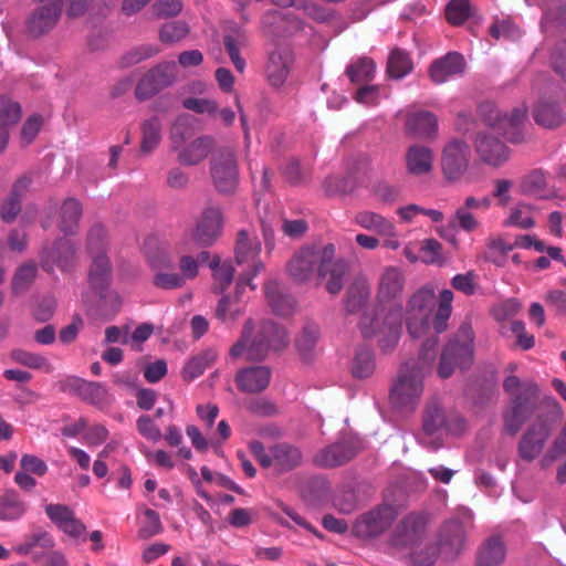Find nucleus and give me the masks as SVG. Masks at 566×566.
<instances>
[{
	"mask_svg": "<svg viewBox=\"0 0 566 566\" xmlns=\"http://www.w3.org/2000/svg\"><path fill=\"white\" fill-rule=\"evenodd\" d=\"M324 189L328 196L347 195L354 189V181L350 177L331 176L324 181Z\"/></svg>",
	"mask_w": 566,
	"mask_h": 566,
	"instance_id": "62",
	"label": "nucleus"
},
{
	"mask_svg": "<svg viewBox=\"0 0 566 566\" xmlns=\"http://www.w3.org/2000/svg\"><path fill=\"white\" fill-rule=\"evenodd\" d=\"M535 122L546 128H556L565 123V115L555 103L542 102L534 109Z\"/></svg>",
	"mask_w": 566,
	"mask_h": 566,
	"instance_id": "43",
	"label": "nucleus"
},
{
	"mask_svg": "<svg viewBox=\"0 0 566 566\" xmlns=\"http://www.w3.org/2000/svg\"><path fill=\"white\" fill-rule=\"evenodd\" d=\"M401 307H390L387 312H364L358 326L364 338L377 337L379 349L391 353L401 335Z\"/></svg>",
	"mask_w": 566,
	"mask_h": 566,
	"instance_id": "4",
	"label": "nucleus"
},
{
	"mask_svg": "<svg viewBox=\"0 0 566 566\" xmlns=\"http://www.w3.org/2000/svg\"><path fill=\"white\" fill-rule=\"evenodd\" d=\"M376 369V357L371 348L366 345H358L355 348L349 370L354 378H369Z\"/></svg>",
	"mask_w": 566,
	"mask_h": 566,
	"instance_id": "38",
	"label": "nucleus"
},
{
	"mask_svg": "<svg viewBox=\"0 0 566 566\" xmlns=\"http://www.w3.org/2000/svg\"><path fill=\"white\" fill-rule=\"evenodd\" d=\"M293 54L289 49H276L270 55L265 66L266 78L273 87H281L291 71Z\"/></svg>",
	"mask_w": 566,
	"mask_h": 566,
	"instance_id": "24",
	"label": "nucleus"
},
{
	"mask_svg": "<svg viewBox=\"0 0 566 566\" xmlns=\"http://www.w3.org/2000/svg\"><path fill=\"white\" fill-rule=\"evenodd\" d=\"M479 116L483 123L490 127L493 133L502 135L506 140L518 144L524 140L521 126L526 118L527 109L525 106L515 107L511 114H502L500 109L491 102H484L479 105Z\"/></svg>",
	"mask_w": 566,
	"mask_h": 566,
	"instance_id": "6",
	"label": "nucleus"
},
{
	"mask_svg": "<svg viewBox=\"0 0 566 566\" xmlns=\"http://www.w3.org/2000/svg\"><path fill=\"white\" fill-rule=\"evenodd\" d=\"M210 269L213 271V291L218 294L223 293L232 283L233 266L229 262L220 263L219 256H214L210 262Z\"/></svg>",
	"mask_w": 566,
	"mask_h": 566,
	"instance_id": "47",
	"label": "nucleus"
},
{
	"mask_svg": "<svg viewBox=\"0 0 566 566\" xmlns=\"http://www.w3.org/2000/svg\"><path fill=\"white\" fill-rule=\"evenodd\" d=\"M369 297V290L361 286H352L348 289L345 298V310L347 313L354 314L360 311L367 303Z\"/></svg>",
	"mask_w": 566,
	"mask_h": 566,
	"instance_id": "57",
	"label": "nucleus"
},
{
	"mask_svg": "<svg viewBox=\"0 0 566 566\" xmlns=\"http://www.w3.org/2000/svg\"><path fill=\"white\" fill-rule=\"evenodd\" d=\"M20 117V104L8 97H0V125L9 128L10 126L15 125Z\"/></svg>",
	"mask_w": 566,
	"mask_h": 566,
	"instance_id": "58",
	"label": "nucleus"
},
{
	"mask_svg": "<svg viewBox=\"0 0 566 566\" xmlns=\"http://www.w3.org/2000/svg\"><path fill=\"white\" fill-rule=\"evenodd\" d=\"M222 43L234 69L239 73H243L247 64L240 52L249 46V38L245 31L235 29L226 33L222 38Z\"/></svg>",
	"mask_w": 566,
	"mask_h": 566,
	"instance_id": "34",
	"label": "nucleus"
},
{
	"mask_svg": "<svg viewBox=\"0 0 566 566\" xmlns=\"http://www.w3.org/2000/svg\"><path fill=\"white\" fill-rule=\"evenodd\" d=\"M434 300V290L429 285L420 287L408 298L405 322L411 337L419 338L429 331Z\"/></svg>",
	"mask_w": 566,
	"mask_h": 566,
	"instance_id": "9",
	"label": "nucleus"
},
{
	"mask_svg": "<svg viewBox=\"0 0 566 566\" xmlns=\"http://www.w3.org/2000/svg\"><path fill=\"white\" fill-rule=\"evenodd\" d=\"M193 245L191 238H182L176 244V253L179 255V274L184 276L185 282L193 280L199 273L198 260L189 254Z\"/></svg>",
	"mask_w": 566,
	"mask_h": 566,
	"instance_id": "40",
	"label": "nucleus"
},
{
	"mask_svg": "<svg viewBox=\"0 0 566 566\" xmlns=\"http://www.w3.org/2000/svg\"><path fill=\"white\" fill-rule=\"evenodd\" d=\"M555 429V422L547 415H538L522 434L517 453L526 462L534 461L543 451L544 446Z\"/></svg>",
	"mask_w": 566,
	"mask_h": 566,
	"instance_id": "11",
	"label": "nucleus"
},
{
	"mask_svg": "<svg viewBox=\"0 0 566 566\" xmlns=\"http://www.w3.org/2000/svg\"><path fill=\"white\" fill-rule=\"evenodd\" d=\"M176 62L168 61L149 70L136 86V97L145 101L169 86L176 78Z\"/></svg>",
	"mask_w": 566,
	"mask_h": 566,
	"instance_id": "18",
	"label": "nucleus"
},
{
	"mask_svg": "<svg viewBox=\"0 0 566 566\" xmlns=\"http://www.w3.org/2000/svg\"><path fill=\"white\" fill-rule=\"evenodd\" d=\"M210 176L219 193H234L239 185V168L232 149L222 148L212 155L210 159Z\"/></svg>",
	"mask_w": 566,
	"mask_h": 566,
	"instance_id": "10",
	"label": "nucleus"
},
{
	"mask_svg": "<svg viewBox=\"0 0 566 566\" xmlns=\"http://www.w3.org/2000/svg\"><path fill=\"white\" fill-rule=\"evenodd\" d=\"M433 154L429 147L412 145L406 154V166L410 175H427L432 169Z\"/></svg>",
	"mask_w": 566,
	"mask_h": 566,
	"instance_id": "36",
	"label": "nucleus"
},
{
	"mask_svg": "<svg viewBox=\"0 0 566 566\" xmlns=\"http://www.w3.org/2000/svg\"><path fill=\"white\" fill-rule=\"evenodd\" d=\"M161 120L157 116L146 119L142 124L140 151L150 154L156 149L161 140Z\"/></svg>",
	"mask_w": 566,
	"mask_h": 566,
	"instance_id": "45",
	"label": "nucleus"
},
{
	"mask_svg": "<svg viewBox=\"0 0 566 566\" xmlns=\"http://www.w3.org/2000/svg\"><path fill=\"white\" fill-rule=\"evenodd\" d=\"M447 423L446 413L438 400L427 403L422 416L421 441L432 450L441 447L440 437Z\"/></svg>",
	"mask_w": 566,
	"mask_h": 566,
	"instance_id": "21",
	"label": "nucleus"
},
{
	"mask_svg": "<svg viewBox=\"0 0 566 566\" xmlns=\"http://www.w3.org/2000/svg\"><path fill=\"white\" fill-rule=\"evenodd\" d=\"M438 336L428 337L420 349L417 364L405 365L390 389V401L398 409L412 410L423 392V377L431 371L437 355Z\"/></svg>",
	"mask_w": 566,
	"mask_h": 566,
	"instance_id": "2",
	"label": "nucleus"
},
{
	"mask_svg": "<svg viewBox=\"0 0 566 566\" xmlns=\"http://www.w3.org/2000/svg\"><path fill=\"white\" fill-rule=\"evenodd\" d=\"M245 287L237 296V291L233 296L224 295L218 302L216 308V316L223 323L237 321L244 312L242 294Z\"/></svg>",
	"mask_w": 566,
	"mask_h": 566,
	"instance_id": "42",
	"label": "nucleus"
},
{
	"mask_svg": "<svg viewBox=\"0 0 566 566\" xmlns=\"http://www.w3.org/2000/svg\"><path fill=\"white\" fill-rule=\"evenodd\" d=\"M253 328L252 319H247L240 339L230 348L232 358L245 353L248 360L258 361L264 359L270 350H280L287 345L286 331L271 321L261 322L253 339H250Z\"/></svg>",
	"mask_w": 566,
	"mask_h": 566,
	"instance_id": "3",
	"label": "nucleus"
},
{
	"mask_svg": "<svg viewBox=\"0 0 566 566\" xmlns=\"http://www.w3.org/2000/svg\"><path fill=\"white\" fill-rule=\"evenodd\" d=\"M234 251L235 263L242 268L237 281L238 296L247 286L255 289L252 279L264 269V264L260 260L261 242L256 238H251L245 230L238 232Z\"/></svg>",
	"mask_w": 566,
	"mask_h": 566,
	"instance_id": "7",
	"label": "nucleus"
},
{
	"mask_svg": "<svg viewBox=\"0 0 566 566\" xmlns=\"http://www.w3.org/2000/svg\"><path fill=\"white\" fill-rule=\"evenodd\" d=\"M287 276L298 285L325 282L329 294H338L348 272V263L336 258L333 243L305 244L298 248L285 265Z\"/></svg>",
	"mask_w": 566,
	"mask_h": 566,
	"instance_id": "1",
	"label": "nucleus"
},
{
	"mask_svg": "<svg viewBox=\"0 0 566 566\" xmlns=\"http://www.w3.org/2000/svg\"><path fill=\"white\" fill-rule=\"evenodd\" d=\"M266 300L273 312L280 316L290 315L295 307V300L292 295L282 293L280 284L270 280L264 285Z\"/></svg>",
	"mask_w": 566,
	"mask_h": 566,
	"instance_id": "39",
	"label": "nucleus"
},
{
	"mask_svg": "<svg viewBox=\"0 0 566 566\" xmlns=\"http://www.w3.org/2000/svg\"><path fill=\"white\" fill-rule=\"evenodd\" d=\"M398 512L390 504H381L359 515L353 526L356 537L370 539L379 537L391 526Z\"/></svg>",
	"mask_w": 566,
	"mask_h": 566,
	"instance_id": "12",
	"label": "nucleus"
},
{
	"mask_svg": "<svg viewBox=\"0 0 566 566\" xmlns=\"http://www.w3.org/2000/svg\"><path fill=\"white\" fill-rule=\"evenodd\" d=\"M358 449L359 446L355 439H343L317 452L313 462L321 468H336L350 461L357 454Z\"/></svg>",
	"mask_w": 566,
	"mask_h": 566,
	"instance_id": "22",
	"label": "nucleus"
},
{
	"mask_svg": "<svg viewBox=\"0 0 566 566\" xmlns=\"http://www.w3.org/2000/svg\"><path fill=\"white\" fill-rule=\"evenodd\" d=\"M465 61L458 52H449L434 60L429 67V76L434 84H442L464 72Z\"/></svg>",
	"mask_w": 566,
	"mask_h": 566,
	"instance_id": "25",
	"label": "nucleus"
},
{
	"mask_svg": "<svg viewBox=\"0 0 566 566\" xmlns=\"http://www.w3.org/2000/svg\"><path fill=\"white\" fill-rule=\"evenodd\" d=\"M406 129L416 138H434L438 132V118L429 111H410L406 115Z\"/></svg>",
	"mask_w": 566,
	"mask_h": 566,
	"instance_id": "27",
	"label": "nucleus"
},
{
	"mask_svg": "<svg viewBox=\"0 0 566 566\" xmlns=\"http://www.w3.org/2000/svg\"><path fill=\"white\" fill-rule=\"evenodd\" d=\"M77 248L75 243L66 238L56 239L50 247H44L41 252V268L52 273L55 268L61 271H70L77 261Z\"/></svg>",
	"mask_w": 566,
	"mask_h": 566,
	"instance_id": "15",
	"label": "nucleus"
},
{
	"mask_svg": "<svg viewBox=\"0 0 566 566\" xmlns=\"http://www.w3.org/2000/svg\"><path fill=\"white\" fill-rule=\"evenodd\" d=\"M189 33V27L184 21L165 23L159 31V40L164 44H172L181 41Z\"/></svg>",
	"mask_w": 566,
	"mask_h": 566,
	"instance_id": "54",
	"label": "nucleus"
},
{
	"mask_svg": "<svg viewBox=\"0 0 566 566\" xmlns=\"http://www.w3.org/2000/svg\"><path fill=\"white\" fill-rule=\"evenodd\" d=\"M534 208L527 203H517L510 212L505 220V226L517 227L521 229H530L534 227L533 218Z\"/></svg>",
	"mask_w": 566,
	"mask_h": 566,
	"instance_id": "51",
	"label": "nucleus"
},
{
	"mask_svg": "<svg viewBox=\"0 0 566 566\" xmlns=\"http://www.w3.org/2000/svg\"><path fill=\"white\" fill-rule=\"evenodd\" d=\"M513 250V245L505 243L501 238H490L488 241V251L485 259L494 264L502 266L505 255Z\"/></svg>",
	"mask_w": 566,
	"mask_h": 566,
	"instance_id": "59",
	"label": "nucleus"
},
{
	"mask_svg": "<svg viewBox=\"0 0 566 566\" xmlns=\"http://www.w3.org/2000/svg\"><path fill=\"white\" fill-rule=\"evenodd\" d=\"M271 379V370L266 366H253L243 368L235 376V384L243 392H261L268 388Z\"/></svg>",
	"mask_w": 566,
	"mask_h": 566,
	"instance_id": "30",
	"label": "nucleus"
},
{
	"mask_svg": "<svg viewBox=\"0 0 566 566\" xmlns=\"http://www.w3.org/2000/svg\"><path fill=\"white\" fill-rule=\"evenodd\" d=\"M92 259L88 282L95 293L104 300L112 282V263L105 253H97Z\"/></svg>",
	"mask_w": 566,
	"mask_h": 566,
	"instance_id": "29",
	"label": "nucleus"
},
{
	"mask_svg": "<svg viewBox=\"0 0 566 566\" xmlns=\"http://www.w3.org/2000/svg\"><path fill=\"white\" fill-rule=\"evenodd\" d=\"M76 388L82 395L84 400L96 405L102 402L107 395V389L101 382L86 381L82 379H75Z\"/></svg>",
	"mask_w": 566,
	"mask_h": 566,
	"instance_id": "53",
	"label": "nucleus"
},
{
	"mask_svg": "<svg viewBox=\"0 0 566 566\" xmlns=\"http://www.w3.org/2000/svg\"><path fill=\"white\" fill-rule=\"evenodd\" d=\"M354 222L360 228L376 232L379 235L394 237L396 234L395 224L374 211L364 210L357 212L354 217Z\"/></svg>",
	"mask_w": 566,
	"mask_h": 566,
	"instance_id": "37",
	"label": "nucleus"
},
{
	"mask_svg": "<svg viewBox=\"0 0 566 566\" xmlns=\"http://www.w3.org/2000/svg\"><path fill=\"white\" fill-rule=\"evenodd\" d=\"M454 295L451 290H442L438 297V307L432 317V326L436 334H441L448 328V322L452 314Z\"/></svg>",
	"mask_w": 566,
	"mask_h": 566,
	"instance_id": "44",
	"label": "nucleus"
},
{
	"mask_svg": "<svg viewBox=\"0 0 566 566\" xmlns=\"http://www.w3.org/2000/svg\"><path fill=\"white\" fill-rule=\"evenodd\" d=\"M217 357V352L211 348L192 356L182 368V378L187 381L198 378L216 361Z\"/></svg>",
	"mask_w": 566,
	"mask_h": 566,
	"instance_id": "41",
	"label": "nucleus"
},
{
	"mask_svg": "<svg viewBox=\"0 0 566 566\" xmlns=\"http://www.w3.org/2000/svg\"><path fill=\"white\" fill-rule=\"evenodd\" d=\"M275 20V21H282L283 31L290 34L303 31L304 29V21L296 17L295 14L287 13L284 14L277 10H270L266 12L265 21L268 20Z\"/></svg>",
	"mask_w": 566,
	"mask_h": 566,
	"instance_id": "60",
	"label": "nucleus"
},
{
	"mask_svg": "<svg viewBox=\"0 0 566 566\" xmlns=\"http://www.w3.org/2000/svg\"><path fill=\"white\" fill-rule=\"evenodd\" d=\"M471 157L470 146L460 139L449 142L441 155V170L449 182H455L463 178L469 168Z\"/></svg>",
	"mask_w": 566,
	"mask_h": 566,
	"instance_id": "14",
	"label": "nucleus"
},
{
	"mask_svg": "<svg viewBox=\"0 0 566 566\" xmlns=\"http://www.w3.org/2000/svg\"><path fill=\"white\" fill-rule=\"evenodd\" d=\"M153 284L161 290H177L181 289L186 282L184 276L177 272H163L158 271L153 279Z\"/></svg>",
	"mask_w": 566,
	"mask_h": 566,
	"instance_id": "63",
	"label": "nucleus"
},
{
	"mask_svg": "<svg viewBox=\"0 0 566 566\" xmlns=\"http://www.w3.org/2000/svg\"><path fill=\"white\" fill-rule=\"evenodd\" d=\"M25 20V31L29 36L38 39L50 33L57 24L62 10V0L38 2Z\"/></svg>",
	"mask_w": 566,
	"mask_h": 566,
	"instance_id": "13",
	"label": "nucleus"
},
{
	"mask_svg": "<svg viewBox=\"0 0 566 566\" xmlns=\"http://www.w3.org/2000/svg\"><path fill=\"white\" fill-rule=\"evenodd\" d=\"M32 180L29 176H22L13 184L9 196L0 206V217L3 222L11 223L22 209V199L30 189Z\"/></svg>",
	"mask_w": 566,
	"mask_h": 566,
	"instance_id": "28",
	"label": "nucleus"
},
{
	"mask_svg": "<svg viewBox=\"0 0 566 566\" xmlns=\"http://www.w3.org/2000/svg\"><path fill=\"white\" fill-rule=\"evenodd\" d=\"M82 203L75 198H67L63 201L57 218V228L65 235L76 234L82 218Z\"/></svg>",
	"mask_w": 566,
	"mask_h": 566,
	"instance_id": "35",
	"label": "nucleus"
},
{
	"mask_svg": "<svg viewBox=\"0 0 566 566\" xmlns=\"http://www.w3.org/2000/svg\"><path fill=\"white\" fill-rule=\"evenodd\" d=\"M474 148L480 160L494 168L503 166L510 159L509 147L493 132L478 133Z\"/></svg>",
	"mask_w": 566,
	"mask_h": 566,
	"instance_id": "20",
	"label": "nucleus"
},
{
	"mask_svg": "<svg viewBox=\"0 0 566 566\" xmlns=\"http://www.w3.org/2000/svg\"><path fill=\"white\" fill-rule=\"evenodd\" d=\"M25 513V504L14 491H8L0 496V520L14 521Z\"/></svg>",
	"mask_w": 566,
	"mask_h": 566,
	"instance_id": "48",
	"label": "nucleus"
},
{
	"mask_svg": "<svg viewBox=\"0 0 566 566\" xmlns=\"http://www.w3.org/2000/svg\"><path fill=\"white\" fill-rule=\"evenodd\" d=\"M447 21L452 25L463 24L471 15L469 0H451L444 10Z\"/></svg>",
	"mask_w": 566,
	"mask_h": 566,
	"instance_id": "52",
	"label": "nucleus"
},
{
	"mask_svg": "<svg viewBox=\"0 0 566 566\" xmlns=\"http://www.w3.org/2000/svg\"><path fill=\"white\" fill-rule=\"evenodd\" d=\"M106 230L101 224L93 226L87 233V250L92 258L97 253H105Z\"/></svg>",
	"mask_w": 566,
	"mask_h": 566,
	"instance_id": "61",
	"label": "nucleus"
},
{
	"mask_svg": "<svg viewBox=\"0 0 566 566\" xmlns=\"http://www.w3.org/2000/svg\"><path fill=\"white\" fill-rule=\"evenodd\" d=\"M45 513L59 530L72 538L85 541L86 526L75 517V513L71 507L64 504H48Z\"/></svg>",
	"mask_w": 566,
	"mask_h": 566,
	"instance_id": "23",
	"label": "nucleus"
},
{
	"mask_svg": "<svg viewBox=\"0 0 566 566\" xmlns=\"http://www.w3.org/2000/svg\"><path fill=\"white\" fill-rule=\"evenodd\" d=\"M427 520L423 515L410 513L394 528L389 544L396 548H412L419 544L426 533Z\"/></svg>",
	"mask_w": 566,
	"mask_h": 566,
	"instance_id": "19",
	"label": "nucleus"
},
{
	"mask_svg": "<svg viewBox=\"0 0 566 566\" xmlns=\"http://www.w3.org/2000/svg\"><path fill=\"white\" fill-rule=\"evenodd\" d=\"M222 226V209L217 205H208L202 210L193 233L191 235H185L184 238H191L193 244L210 247L220 237Z\"/></svg>",
	"mask_w": 566,
	"mask_h": 566,
	"instance_id": "17",
	"label": "nucleus"
},
{
	"mask_svg": "<svg viewBox=\"0 0 566 566\" xmlns=\"http://www.w3.org/2000/svg\"><path fill=\"white\" fill-rule=\"evenodd\" d=\"M405 275L399 268L387 266L379 276L377 298L388 302L399 297L403 291Z\"/></svg>",
	"mask_w": 566,
	"mask_h": 566,
	"instance_id": "31",
	"label": "nucleus"
},
{
	"mask_svg": "<svg viewBox=\"0 0 566 566\" xmlns=\"http://www.w3.org/2000/svg\"><path fill=\"white\" fill-rule=\"evenodd\" d=\"M145 524L139 528L138 535L142 538H149L163 532V525L159 514L151 509H146L144 512Z\"/></svg>",
	"mask_w": 566,
	"mask_h": 566,
	"instance_id": "64",
	"label": "nucleus"
},
{
	"mask_svg": "<svg viewBox=\"0 0 566 566\" xmlns=\"http://www.w3.org/2000/svg\"><path fill=\"white\" fill-rule=\"evenodd\" d=\"M376 65L373 60L363 57L355 63H352L346 74L352 83L357 85H365L374 78Z\"/></svg>",
	"mask_w": 566,
	"mask_h": 566,
	"instance_id": "49",
	"label": "nucleus"
},
{
	"mask_svg": "<svg viewBox=\"0 0 566 566\" xmlns=\"http://www.w3.org/2000/svg\"><path fill=\"white\" fill-rule=\"evenodd\" d=\"M473 329L469 324H462L448 344L444 346L439 365L438 375L449 378L455 368L467 369L473 361Z\"/></svg>",
	"mask_w": 566,
	"mask_h": 566,
	"instance_id": "5",
	"label": "nucleus"
},
{
	"mask_svg": "<svg viewBox=\"0 0 566 566\" xmlns=\"http://www.w3.org/2000/svg\"><path fill=\"white\" fill-rule=\"evenodd\" d=\"M212 147L213 139L211 137H198L177 150V161L184 166H197L208 157Z\"/></svg>",
	"mask_w": 566,
	"mask_h": 566,
	"instance_id": "32",
	"label": "nucleus"
},
{
	"mask_svg": "<svg viewBox=\"0 0 566 566\" xmlns=\"http://www.w3.org/2000/svg\"><path fill=\"white\" fill-rule=\"evenodd\" d=\"M506 556V547L500 536L486 538L476 552V566H500Z\"/></svg>",
	"mask_w": 566,
	"mask_h": 566,
	"instance_id": "33",
	"label": "nucleus"
},
{
	"mask_svg": "<svg viewBox=\"0 0 566 566\" xmlns=\"http://www.w3.org/2000/svg\"><path fill=\"white\" fill-rule=\"evenodd\" d=\"M249 449L262 468L273 467L279 473L292 471L303 461L301 449L289 442L275 443L266 451L261 441L253 440L249 443Z\"/></svg>",
	"mask_w": 566,
	"mask_h": 566,
	"instance_id": "8",
	"label": "nucleus"
},
{
	"mask_svg": "<svg viewBox=\"0 0 566 566\" xmlns=\"http://www.w3.org/2000/svg\"><path fill=\"white\" fill-rule=\"evenodd\" d=\"M36 272V265L33 262L22 264L13 275L12 291L14 293L24 292L35 279Z\"/></svg>",
	"mask_w": 566,
	"mask_h": 566,
	"instance_id": "55",
	"label": "nucleus"
},
{
	"mask_svg": "<svg viewBox=\"0 0 566 566\" xmlns=\"http://www.w3.org/2000/svg\"><path fill=\"white\" fill-rule=\"evenodd\" d=\"M318 336L319 328L315 324H307L297 335L295 346L304 360H310L314 357Z\"/></svg>",
	"mask_w": 566,
	"mask_h": 566,
	"instance_id": "46",
	"label": "nucleus"
},
{
	"mask_svg": "<svg viewBox=\"0 0 566 566\" xmlns=\"http://www.w3.org/2000/svg\"><path fill=\"white\" fill-rule=\"evenodd\" d=\"M538 389L530 385L516 395L511 408L504 413V427L509 434H516L524 422L533 415L537 402Z\"/></svg>",
	"mask_w": 566,
	"mask_h": 566,
	"instance_id": "16",
	"label": "nucleus"
},
{
	"mask_svg": "<svg viewBox=\"0 0 566 566\" xmlns=\"http://www.w3.org/2000/svg\"><path fill=\"white\" fill-rule=\"evenodd\" d=\"M412 70L409 54L401 49H394L388 57L387 72L392 78H402Z\"/></svg>",
	"mask_w": 566,
	"mask_h": 566,
	"instance_id": "50",
	"label": "nucleus"
},
{
	"mask_svg": "<svg viewBox=\"0 0 566 566\" xmlns=\"http://www.w3.org/2000/svg\"><path fill=\"white\" fill-rule=\"evenodd\" d=\"M465 539L462 522L458 518L447 521L439 533V545L446 558H454L462 549Z\"/></svg>",
	"mask_w": 566,
	"mask_h": 566,
	"instance_id": "26",
	"label": "nucleus"
},
{
	"mask_svg": "<svg viewBox=\"0 0 566 566\" xmlns=\"http://www.w3.org/2000/svg\"><path fill=\"white\" fill-rule=\"evenodd\" d=\"M398 216L406 222H411L418 214L429 217L433 222H441L444 218L440 210L426 209L421 206L411 203L405 207H400L397 210Z\"/></svg>",
	"mask_w": 566,
	"mask_h": 566,
	"instance_id": "56",
	"label": "nucleus"
}]
</instances>
